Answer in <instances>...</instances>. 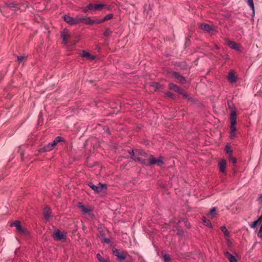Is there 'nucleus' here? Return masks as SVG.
Wrapping results in <instances>:
<instances>
[{
    "label": "nucleus",
    "instance_id": "nucleus-13",
    "mask_svg": "<svg viewBox=\"0 0 262 262\" xmlns=\"http://www.w3.org/2000/svg\"><path fill=\"white\" fill-rule=\"evenodd\" d=\"M228 79L231 83H233L236 81L237 76L235 75L233 70H231L229 71Z\"/></svg>",
    "mask_w": 262,
    "mask_h": 262
},
{
    "label": "nucleus",
    "instance_id": "nucleus-36",
    "mask_svg": "<svg viewBox=\"0 0 262 262\" xmlns=\"http://www.w3.org/2000/svg\"><path fill=\"white\" fill-rule=\"evenodd\" d=\"M113 17V15L112 13H110L107 15H106L105 16H104L102 19V21H104L107 20H110L112 19Z\"/></svg>",
    "mask_w": 262,
    "mask_h": 262
},
{
    "label": "nucleus",
    "instance_id": "nucleus-56",
    "mask_svg": "<svg viewBox=\"0 0 262 262\" xmlns=\"http://www.w3.org/2000/svg\"><path fill=\"white\" fill-rule=\"evenodd\" d=\"M106 132H107V133L108 134H110V129H109V128H108V127H107V129H106Z\"/></svg>",
    "mask_w": 262,
    "mask_h": 262
},
{
    "label": "nucleus",
    "instance_id": "nucleus-58",
    "mask_svg": "<svg viewBox=\"0 0 262 262\" xmlns=\"http://www.w3.org/2000/svg\"><path fill=\"white\" fill-rule=\"evenodd\" d=\"M188 225H189V223H188V224H187V223H185V225H186V226H188Z\"/></svg>",
    "mask_w": 262,
    "mask_h": 262
},
{
    "label": "nucleus",
    "instance_id": "nucleus-27",
    "mask_svg": "<svg viewBox=\"0 0 262 262\" xmlns=\"http://www.w3.org/2000/svg\"><path fill=\"white\" fill-rule=\"evenodd\" d=\"M136 154L139 156H143L145 157H149V156L144 150L142 149H136Z\"/></svg>",
    "mask_w": 262,
    "mask_h": 262
},
{
    "label": "nucleus",
    "instance_id": "nucleus-43",
    "mask_svg": "<svg viewBox=\"0 0 262 262\" xmlns=\"http://www.w3.org/2000/svg\"><path fill=\"white\" fill-rule=\"evenodd\" d=\"M165 94L166 97L171 98V99H174V95L172 93H171L170 92H167L166 93H165Z\"/></svg>",
    "mask_w": 262,
    "mask_h": 262
},
{
    "label": "nucleus",
    "instance_id": "nucleus-21",
    "mask_svg": "<svg viewBox=\"0 0 262 262\" xmlns=\"http://www.w3.org/2000/svg\"><path fill=\"white\" fill-rule=\"evenodd\" d=\"M168 89L171 90H173L178 93L180 91H181V89L178 85L173 83H170L169 84Z\"/></svg>",
    "mask_w": 262,
    "mask_h": 262
},
{
    "label": "nucleus",
    "instance_id": "nucleus-39",
    "mask_svg": "<svg viewBox=\"0 0 262 262\" xmlns=\"http://www.w3.org/2000/svg\"><path fill=\"white\" fill-rule=\"evenodd\" d=\"M229 160L230 162H232L234 164L236 163V159L234 158L232 155L229 156Z\"/></svg>",
    "mask_w": 262,
    "mask_h": 262
},
{
    "label": "nucleus",
    "instance_id": "nucleus-50",
    "mask_svg": "<svg viewBox=\"0 0 262 262\" xmlns=\"http://www.w3.org/2000/svg\"><path fill=\"white\" fill-rule=\"evenodd\" d=\"M230 138L231 139H234L235 137H236V134H235V133H234L233 134H231V133H230Z\"/></svg>",
    "mask_w": 262,
    "mask_h": 262
},
{
    "label": "nucleus",
    "instance_id": "nucleus-47",
    "mask_svg": "<svg viewBox=\"0 0 262 262\" xmlns=\"http://www.w3.org/2000/svg\"><path fill=\"white\" fill-rule=\"evenodd\" d=\"M257 201L259 203L262 202V193L259 194L257 198Z\"/></svg>",
    "mask_w": 262,
    "mask_h": 262
},
{
    "label": "nucleus",
    "instance_id": "nucleus-23",
    "mask_svg": "<svg viewBox=\"0 0 262 262\" xmlns=\"http://www.w3.org/2000/svg\"><path fill=\"white\" fill-rule=\"evenodd\" d=\"M133 260L138 261L139 262H143L144 261V258L142 256L140 255L139 253H134Z\"/></svg>",
    "mask_w": 262,
    "mask_h": 262
},
{
    "label": "nucleus",
    "instance_id": "nucleus-15",
    "mask_svg": "<svg viewBox=\"0 0 262 262\" xmlns=\"http://www.w3.org/2000/svg\"><path fill=\"white\" fill-rule=\"evenodd\" d=\"M43 211L45 219L48 220L51 216L52 211L51 208L47 206L43 208Z\"/></svg>",
    "mask_w": 262,
    "mask_h": 262
},
{
    "label": "nucleus",
    "instance_id": "nucleus-16",
    "mask_svg": "<svg viewBox=\"0 0 262 262\" xmlns=\"http://www.w3.org/2000/svg\"><path fill=\"white\" fill-rule=\"evenodd\" d=\"M219 169L222 173H225L226 171V161L225 159L221 160L219 163Z\"/></svg>",
    "mask_w": 262,
    "mask_h": 262
},
{
    "label": "nucleus",
    "instance_id": "nucleus-25",
    "mask_svg": "<svg viewBox=\"0 0 262 262\" xmlns=\"http://www.w3.org/2000/svg\"><path fill=\"white\" fill-rule=\"evenodd\" d=\"M202 221H203V224L205 226H206L210 228H211L212 227V224L209 220H208L206 218H205V217H204L202 219Z\"/></svg>",
    "mask_w": 262,
    "mask_h": 262
},
{
    "label": "nucleus",
    "instance_id": "nucleus-40",
    "mask_svg": "<svg viewBox=\"0 0 262 262\" xmlns=\"http://www.w3.org/2000/svg\"><path fill=\"white\" fill-rule=\"evenodd\" d=\"M54 141L56 142V144H57L58 143L60 142H61V141H63L64 140L63 139L60 137V136H57L56 137L55 139H54Z\"/></svg>",
    "mask_w": 262,
    "mask_h": 262
},
{
    "label": "nucleus",
    "instance_id": "nucleus-49",
    "mask_svg": "<svg viewBox=\"0 0 262 262\" xmlns=\"http://www.w3.org/2000/svg\"><path fill=\"white\" fill-rule=\"evenodd\" d=\"M88 10H90V9H88V5L82 8V12L84 13L87 12Z\"/></svg>",
    "mask_w": 262,
    "mask_h": 262
},
{
    "label": "nucleus",
    "instance_id": "nucleus-41",
    "mask_svg": "<svg viewBox=\"0 0 262 262\" xmlns=\"http://www.w3.org/2000/svg\"><path fill=\"white\" fill-rule=\"evenodd\" d=\"M259 221H258V220L257 219L256 220L254 221V222H253L250 225V227L251 228H255L257 225V223Z\"/></svg>",
    "mask_w": 262,
    "mask_h": 262
},
{
    "label": "nucleus",
    "instance_id": "nucleus-45",
    "mask_svg": "<svg viewBox=\"0 0 262 262\" xmlns=\"http://www.w3.org/2000/svg\"><path fill=\"white\" fill-rule=\"evenodd\" d=\"M25 56H17L18 62L19 63L23 61V60L25 59Z\"/></svg>",
    "mask_w": 262,
    "mask_h": 262
},
{
    "label": "nucleus",
    "instance_id": "nucleus-55",
    "mask_svg": "<svg viewBox=\"0 0 262 262\" xmlns=\"http://www.w3.org/2000/svg\"><path fill=\"white\" fill-rule=\"evenodd\" d=\"M187 99L191 101H192L193 100V99L192 97H188Z\"/></svg>",
    "mask_w": 262,
    "mask_h": 262
},
{
    "label": "nucleus",
    "instance_id": "nucleus-24",
    "mask_svg": "<svg viewBox=\"0 0 262 262\" xmlns=\"http://www.w3.org/2000/svg\"><path fill=\"white\" fill-rule=\"evenodd\" d=\"M132 159L136 161V162H138L141 164H146V160L145 159H143L140 157H139L138 156H137V155H135L132 158Z\"/></svg>",
    "mask_w": 262,
    "mask_h": 262
},
{
    "label": "nucleus",
    "instance_id": "nucleus-26",
    "mask_svg": "<svg viewBox=\"0 0 262 262\" xmlns=\"http://www.w3.org/2000/svg\"><path fill=\"white\" fill-rule=\"evenodd\" d=\"M227 104L228 108L231 110V112L234 111L236 113L235 106L231 100H227Z\"/></svg>",
    "mask_w": 262,
    "mask_h": 262
},
{
    "label": "nucleus",
    "instance_id": "nucleus-10",
    "mask_svg": "<svg viewBox=\"0 0 262 262\" xmlns=\"http://www.w3.org/2000/svg\"><path fill=\"white\" fill-rule=\"evenodd\" d=\"M105 5L104 4H94L93 3H90L88 5V9H90V10H97L100 11L101 10L105 7Z\"/></svg>",
    "mask_w": 262,
    "mask_h": 262
},
{
    "label": "nucleus",
    "instance_id": "nucleus-51",
    "mask_svg": "<svg viewBox=\"0 0 262 262\" xmlns=\"http://www.w3.org/2000/svg\"><path fill=\"white\" fill-rule=\"evenodd\" d=\"M50 144L54 148L55 146L57 144L56 142L53 140L52 142H50Z\"/></svg>",
    "mask_w": 262,
    "mask_h": 262
},
{
    "label": "nucleus",
    "instance_id": "nucleus-14",
    "mask_svg": "<svg viewBox=\"0 0 262 262\" xmlns=\"http://www.w3.org/2000/svg\"><path fill=\"white\" fill-rule=\"evenodd\" d=\"M78 207L81 210V211L84 213H89L92 211V209L90 207H87L83 205L81 202L78 203Z\"/></svg>",
    "mask_w": 262,
    "mask_h": 262
},
{
    "label": "nucleus",
    "instance_id": "nucleus-37",
    "mask_svg": "<svg viewBox=\"0 0 262 262\" xmlns=\"http://www.w3.org/2000/svg\"><path fill=\"white\" fill-rule=\"evenodd\" d=\"M96 257L98 258V259L99 260V262H108L107 260H105L104 258H103L101 257L100 254H99V253H97V254Z\"/></svg>",
    "mask_w": 262,
    "mask_h": 262
},
{
    "label": "nucleus",
    "instance_id": "nucleus-57",
    "mask_svg": "<svg viewBox=\"0 0 262 262\" xmlns=\"http://www.w3.org/2000/svg\"><path fill=\"white\" fill-rule=\"evenodd\" d=\"M188 225H189V223H188V224H187V223H185V225H186V226H188Z\"/></svg>",
    "mask_w": 262,
    "mask_h": 262
},
{
    "label": "nucleus",
    "instance_id": "nucleus-18",
    "mask_svg": "<svg viewBox=\"0 0 262 262\" xmlns=\"http://www.w3.org/2000/svg\"><path fill=\"white\" fill-rule=\"evenodd\" d=\"M81 22L86 25H94L93 19H91L90 17H80V23Z\"/></svg>",
    "mask_w": 262,
    "mask_h": 262
},
{
    "label": "nucleus",
    "instance_id": "nucleus-30",
    "mask_svg": "<svg viewBox=\"0 0 262 262\" xmlns=\"http://www.w3.org/2000/svg\"><path fill=\"white\" fill-rule=\"evenodd\" d=\"M221 231L224 233L225 236L227 237L229 236L230 232L227 229L225 226H222L221 227Z\"/></svg>",
    "mask_w": 262,
    "mask_h": 262
},
{
    "label": "nucleus",
    "instance_id": "nucleus-54",
    "mask_svg": "<svg viewBox=\"0 0 262 262\" xmlns=\"http://www.w3.org/2000/svg\"><path fill=\"white\" fill-rule=\"evenodd\" d=\"M178 233L179 234L182 235L183 234V230H178Z\"/></svg>",
    "mask_w": 262,
    "mask_h": 262
},
{
    "label": "nucleus",
    "instance_id": "nucleus-33",
    "mask_svg": "<svg viewBox=\"0 0 262 262\" xmlns=\"http://www.w3.org/2000/svg\"><path fill=\"white\" fill-rule=\"evenodd\" d=\"M216 208L214 207L210 210L209 214L210 215L211 217H214L216 214Z\"/></svg>",
    "mask_w": 262,
    "mask_h": 262
},
{
    "label": "nucleus",
    "instance_id": "nucleus-6",
    "mask_svg": "<svg viewBox=\"0 0 262 262\" xmlns=\"http://www.w3.org/2000/svg\"><path fill=\"white\" fill-rule=\"evenodd\" d=\"M171 75L176 78L180 83L184 84L186 82V78L182 75H180L178 72L170 71L168 72Z\"/></svg>",
    "mask_w": 262,
    "mask_h": 262
},
{
    "label": "nucleus",
    "instance_id": "nucleus-31",
    "mask_svg": "<svg viewBox=\"0 0 262 262\" xmlns=\"http://www.w3.org/2000/svg\"><path fill=\"white\" fill-rule=\"evenodd\" d=\"M246 3L249 6L253 11V13H254V5L253 3V0H245Z\"/></svg>",
    "mask_w": 262,
    "mask_h": 262
},
{
    "label": "nucleus",
    "instance_id": "nucleus-44",
    "mask_svg": "<svg viewBox=\"0 0 262 262\" xmlns=\"http://www.w3.org/2000/svg\"><path fill=\"white\" fill-rule=\"evenodd\" d=\"M128 153L131 158H132L135 155L134 150L133 149L128 150Z\"/></svg>",
    "mask_w": 262,
    "mask_h": 262
},
{
    "label": "nucleus",
    "instance_id": "nucleus-3",
    "mask_svg": "<svg viewBox=\"0 0 262 262\" xmlns=\"http://www.w3.org/2000/svg\"><path fill=\"white\" fill-rule=\"evenodd\" d=\"M88 185L96 192H100L102 191L103 190L107 189V185L105 184H102L101 183H99L98 185L96 186L93 183L90 182Z\"/></svg>",
    "mask_w": 262,
    "mask_h": 262
},
{
    "label": "nucleus",
    "instance_id": "nucleus-5",
    "mask_svg": "<svg viewBox=\"0 0 262 262\" xmlns=\"http://www.w3.org/2000/svg\"><path fill=\"white\" fill-rule=\"evenodd\" d=\"M158 163L159 165H162L164 164L163 158L162 157H159L158 159L154 158L152 155H149V162L147 164L148 165H152Z\"/></svg>",
    "mask_w": 262,
    "mask_h": 262
},
{
    "label": "nucleus",
    "instance_id": "nucleus-59",
    "mask_svg": "<svg viewBox=\"0 0 262 262\" xmlns=\"http://www.w3.org/2000/svg\"><path fill=\"white\" fill-rule=\"evenodd\" d=\"M188 225H189V223H188V224H187V223H185V225H186V226H188Z\"/></svg>",
    "mask_w": 262,
    "mask_h": 262
},
{
    "label": "nucleus",
    "instance_id": "nucleus-1",
    "mask_svg": "<svg viewBox=\"0 0 262 262\" xmlns=\"http://www.w3.org/2000/svg\"><path fill=\"white\" fill-rule=\"evenodd\" d=\"M230 133L233 134L235 133L236 131V128L235 125L237 123L236 121V113L234 111L230 112Z\"/></svg>",
    "mask_w": 262,
    "mask_h": 262
},
{
    "label": "nucleus",
    "instance_id": "nucleus-8",
    "mask_svg": "<svg viewBox=\"0 0 262 262\" xmlns=\"http://www.w3.org/2000/svg\"><path fill=\"white\" fill-rule=\"evenodd\" d=\"M60 36L62 39L64 44L67 45L68 43V39L70 37L68 30L66 28L64 29L60 32Z\"/></svg>",
    "mask_w": 262,
    "mask_h": 262
},
{
    "label": "nucleus",
    "instance_id": "nucleus-7",
    "mask_svg": "<svg viewBox=\"0 0 262 262\" xmlns=\"http://www.w3.org/2000/svg\"><path fill=\"white\" fill-rule=\"evenodd\" d=\"M53 237L56 241H59L66 238V233H62L59 229H57L54 231Z\"/></svg>",
    "mask_w": 262,
    "mask_h": 262
},
{
    "label": "nucleus",
    "instance_id": "nucleus-4",
    "mask_svg": "<svg viewBox=\"0 0 262 262\" xmlns=\"http://www.w3.org/2000/svg\"><path fill=\"white\" fill-rule=\"evenodd\" d=\"M113 254L121 260H124L126 258V252L117 249H113Z\"/></svg>",
    "mask_w": 262,
    "mask_h": 262
},
{
    "label": "nucleus",
    "instance_id": "nucleus-9",
    "mask_svg": "<svg viewBox=\"0 0 262 262\" xmlns=\"http://www.w3.org/2000/svg\"><path fill=\"white\" fill-rule=\"evenodd\" d=\"M5 6L10 9V10L16 12L20 9V6L19 4L16 3L15 2H11V3H5Z\"/></svg>",
    "mask_w": 262,
    "mask_h": 262
},
{
    "label": "nucleus",
    "instance_id": "nucleus-34",
    "mask_svg": "<svg viewBox=\"0 0 262 262\" xmlns=\"http://www.w3.org/2000/svg\"><path fill=\"white\" fill-rule=\"evenodd\" d=\"M162 255L164 259L165 262H169L170 260V256L168 253L166 252H162Z\"/></svg>",
    "mask_w": 262,
    "mask_h": 262
},
{
    "label": "nucleus",
    "instance_id": "nucleus-29",
    "mask_svg": "<svg viewBox=\"0 0 262 262\" xmlns=\"http://www.w3.org/2000/svg\"><path fill=\"white\" fill-rule=\"evenodd\" d=\"M176 66L182 69H185L187 67L186 62L183 61L176 62Z\"/></svg>",
    "mask_w": 262,
    "mask_h": 262
},
{
    "label": "nucleus",
    "instance_id": "nucleus-53",
    "mask_svg": "<svg viewBox=\"0 0 262 262\" xmlns=\"http://www.w3.org/2000/svg\"><path fill=\"white\" fill-rule=\"evenodd\" d=\"M258 221H261L262 222V214L260 215V216L257 219Z\"/></svg>",
    "mask_w": 262,
    "mask_h": 262
},
{
    "label": "nucleus",
    "instance_id": "nucleus-11",
    "mask_svg": "<svg viewBox=\"0 0 262 262\" xmlns=\"http://www.w3.org/2000/svg\"><path fill=\"white\" fill-rule=\"evenodd\" d=\"M11 227H15L16 228V230L18 232L21 233H24L25 231L24 229L22 228L20 223L19 221L17 220H15L13 222L11 223L10 225Z\"/></svg>",
    "mask_w": 262,
    "mask_h": 262
},
{
    "label": "nucleus",
    "instance_id": "nucleus-28",
    "mask_svg": "<svg viewBox=\"0 0 262 262\" xmlns=\"http://www.w3.org/2000/svg\"><path fill=\"white\" fill-rule=\"evenodd\" d=\"M225 151L227 154H228L229 155H232L233 154V150L232 149L231 146L227 144L225 147Z\"/></svg>",
    "mask_w": 262,
    "mask_h": 262
},
{
    "label": "nucleus",
    "instance_id": "nucleus-48",
    "mask_svg": "<svg viewBox=\"0 0 262 262\" xmlns=\"http://www.w3.org/2000/svg\"><path fill=\"white\" fill-rule=\"evenodd\" d=\"M257 236L260 238L262 237V229L259 228L257 233Z\"/></svg>",
    "mask_w": 262,
    "mask_h": 262
},
{
    "label": "nucleus",
    "instance_id": "nucleus-42",
    "mask_svg": "<svg viewBox=\"0 0 262 262\" xmlns=\"http://www.w3.org/2000/svg\"><path fill=\"white\" fill-rule=\"evenodd\" d=\"M179 94L182 95L183 97L184 98H187L188 96L187 94L182 89H181V91H180L179 93Z\"/></svg>",
    "mask_w": 262,
    "mask_h": 262
},
{
    "label": "nucleus",
    "instance_id": "nucleus-46",
    "mask_svg": "<svg viewBox=\"0 0 262 262\" xmlns=\"http://www.w3.org/2000/svg\"><path fill=\"white\" fill-rule=\"evenodd\" d=\"M93 21H94V24H100L102 22H103L102 21V19H93Z\"/></svg>",
    "mask_w": 262,
    "mask_h": 262
},
{
    "label": "nucleus",
    "instance_id": "nucleus-22",
    "mask_svg": "<svg viewBox=\"0 0 262 262\" xmlns=\"http://www.w3.org/2000/svg\"><path fill=\"white\" fill-rule=\"evenodd\" d=\"M225 256L230 261V262H237V259L229 252H226L225 253Z\"/></svg>",
    "mask_w": 262,
    "mask_h": 262
},
{
    "label": "nucleus",
    "instance_id": "nucleus-12",
    "mask_svg": "<svg viewBox=\"0 0 262 262\" xmlns=\"http://www.w3.org/2000/svg\"><path fill=\"white\" fill-rule=\"evenodd\" d=\"M199 28L208 33H210L213 30V27L211 26L206 23L200 24L199 25Z\"/></svg>",
    "mask_w": 262,
    "mask_h": 262
},
{
    "label": "nucleus",
    "instance_id": "nucleus-35",
    "mask_svg": "<svg viewBox=\"0 0 262 262\" xmlns=\"http://www.w3.org/2000/svg\"><path fill=\"white\" fill-rule=\"evenodd\" d=\"M151 86L155 88L156 89L159 90L162 88V85H161L160 83L156 82H152V84L151 85Z\"/></svg>",
    "mask_w": 262,
    "mask_h": 262
},
{
    "label": "nucleus",
    "instance_id": "nucleus-32",
    "mask_svg": "<svg viewBox=\"0 0 262 262\" xmlns=\"http://www.w3.org/2000/svg\"><path fill=\"white\" fill-rule=\"evenodd\" d=\"M113 33V31L109 28H107L105 29V31L103 32V35L106 37L110 36Z\"/></svg>",
    "mask_w": 262,
    "mask_h": 262
},
{
    "label": "nucleus",
    "instance_id": "nucleus-17",
    "mask_svg": "<svg viewBox=\"0 0 262 262\" xmlns=\"http://www.w3.org/2000/svg\"><path fill=\"white\" fill-rule=\"evenodd\" d=\"M228 46L232 49L235 50L236 51H239L240 48L238 45L236 43L235 41L229 40L227 43Z\"/></svg>",
    "mask_w": 262,
    "mask_h": 262
},
{
    "label": "nucleus",
    "instance_id": "nucleus-52",
    "mask_svg": "<svg viewBox=\"0 0 262 262\" xmlns=\"http://www.w3.org/2000/svg\"><path fill=\"white\" fill-rule=\"evenodd\" d=\"M100 235H101L102 238L103 237H105V234H104V232L103 231H100Z\"/></svg>",
    "mask_w": 262,
    "mask_h": 262
},
{
    "label": "nucleus",
    "instance_id": "nucleus-2",
    "mask_svg": "<svg viewBox=\"0 0 262 262\" xmlns=\"http://www.w3.org/2000/svg\"><path fill=\"white\" fill-rule=\"evenodd\" d=\"M64 20L70 25H74L80 23V17L78 16L75 17H71L65 15L63 16Z\"/></svg>",
    "mask_w": 262,
    "mask_h": 262
},
{
    "label": "nucleus",
    "instance_id": "nucleus-20",
    "mask_svg": "<svg viewBox=\"0 0 262 262\" xmlns=\"http://www.w3.org/2000/svg\"><path fill=\"white\" fill-rule=\"evenodd\" d=\"M53 147L50 144V143H48L47 145H45L42 148H41L39 150V152H45L47 151H50L53 149Z\"/></svg>",
    "mask_w": 262,
    "mask_h": 262
},
{
    "label": "nucleus",
    "instance_id": "nucleus-38",
    "mask_svg": "<svg viewBox=\"0 0 262 262\" xmlns=\"http://www.w3.org/2000/svg\"><path fill=\"white\" fill-rule=\"evenodd\" d=\"M102 242H103L105 244H112L111 241L109 238H107L105 237H103L102 238Z\"/></svg>",
    "mask_w": 262,
    "mask_h": 262
},
{
    "label": "nucleus",
    "instance_id": "nucleus-19",
    "mask_svg": "<svg viewBox=\"0 0 262 262\" xmlns=\"http://www.w3.org/2000/svg\"><path fill=\"white\" fill-rule=\"evenodd\" d=\"M81 57H85L88 59H90L91 60H93L95 59V56L91 55L89 52H87L85 50H83L81 54Z\"/></svg>",
    "mask_w": 262,
    "mask_h": 262
}]
</instances>
